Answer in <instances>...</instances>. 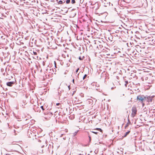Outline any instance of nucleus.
I'll use <instances>...</instances> for the list:
<instances>
[{
  "instance_id": "f257e3e1",
  "label": "nucleus",
  "mask_w": 155,
  "mask_h": 155,
  "mask_svg": "<svg viewBox=\"0 0 155 155\" xmlns=\"http://www.w3.org/2000/svg\"><path fill=\"white\" fill-rule=\"evenodd\" d=\"M137 100L138 101L141 103L143 106L144 105V102L146 101V97L143 95H139L137 97Z\"/></svg>"
},
{
  "instance_id": "f03ea898",
  "label": "nucleus",
  "mask_w": 155,
  "mask_h": 155,
  "mask_svg": "<svg viewBox=\"0 0 155 155\" xmlns=\"http://www.w3.org/2000/svg\"><path fill=\"white\" fill-rule=\"evenodd\" d=\"M137 109L135 107H133L132 109V113L131 115L133 117H134L137 114Z\"/></svg>"
},
{
  "instance_id": "7ed1b4c3",
  "label": "nucleus",
  "mask_w": 155,
  "mask_h": 155,
  "mask_svg": "<svg viewBox=\"0 0 155 155\" xmlns=\"http://www.w3.org/2000/svg\"><path fill=\"white\" fill-rule=\"evenodd\" d=\"M153 98V96H148L147 97H146V101H147L149 103H151L152 101Z\"/></svg>"
},
{
  "instance_id": "20e7f679",
  "label": "nucleus",
  "mask_w": 155,
  "mask_h": 155,
  "mask_svg": "<svg viewBox=\"0 0 155 155\" xmlns=\"http://www.w3.org/2000/svg\"><path fill=\"white\" fill-rule=\"evenodd\" d=\"M94 6L93 7L96 10H97L99 8L100 5L98 2H96L94 4Z\"/></svg>"
},
{
  "instance_id": "39448f33",
  "label": "nucleus",
  "mask_w": 155,
  "mask_h": 155,
  "mask_svg": "<svg viewBox=\"0 0 155 155\" xmlns=\"http://www.w3.org/2000/svg\"><path fill=\"white\" fill-rule=\"evenodd\" d=\"M15 83V81H10L7 82L6 84L8 86L11 87L13 84H14Z\"/></svg>"
},
{
  "instance_id": "423d86ee",
  "label": "nucleus",
  "mask_w": 155,
  "mask_h": 155,
  "mask_svg": "<svg viewBox=\"0 0 155 155\" xmlns=\"http://www.w3.org/2000/svg\"><path fill=\"white\" fill-rule=\"evenodd\" d=\"M131 124L130 121L129 119L128 120V122L126 124L125 126V128L126 129L127 127H128L129 124Z\"/></svg>"
},
{
  "instance_id": "0eeeda50",
  "label": "nucleus",
  "mask_w": 155,
  "mask_h": 155,
  "mask_svg": "<svg viewBox=\"0 0 155 155\" xmlns=\"http://www.w3.org/2000/svg\"><path fill=\"white\" fill-rule=\"evenodd\" d=\"M130 130L128 131L127 132H126L125 135H124V137H126L127 135L129 134L130 133Z\"/></svg>"
},
{
  "instance_id": "6e6552de",
  "label": "nucleus",
  "mask_w": 155,
  "mask_h": 155,
  "mask_svg": "<svg viewBox=\"0 0 155 155\" xmlns=\"http://www.w3.org/2000/svg\"><path fill=\"white\" fill-rule=\"evenodd\" d=\"M65 1H64V2H63L62 1L60 0L58 2V3L60 4H61L63 3H65Z\"/></svg>"
},
{
  "instance_id": "1a4fd4ad",
  "label": "nucleus",
  "mask_w": 155,
  "mask_h": 155,
  "mask_svg": "<svg viewBox=\"0 0 155 155\" xmlns=\"http://www.w3.org/2000/svg\"><path fill=\"white\" fill-rule=\"evenodd\" d=\"M88 136L89 139V141L90 142L91 141V134H90L89 133L88 134Z\"/></svg>"
},
{
  "instance_id": "9d476101",
  "label": "nucleus",
  "mask_w": 155,
  "mask_h": 155,
  "mask_svg": "<svg viewBox=\"0 0 155 155\" xmlns=\"http://www.w3.org/2000/svg\"><path fill=\"white\" fill-rule=\"evenodd\" d=\"M95 129L96 130H98L100 131V132H102V130L100 128H96Z\"/></svg>"
},
{
  "instance_id": "9b49d317",
  "label": "nucleus",
  "mask_w": 155,
  "mask_h": 155,
  "mask_svg": "<svg viewBox=\"0 0 155 155\" xmlns=\"http://www.w3.org/2000/svg\"><path fill=\"white\" fill-rule=\"evenodd\" d=\"M87 74H85L83 77V80H84L87 77Z\"/></svg>"
},
{
  "instance_id": "f8f14e48",
  "label": "nucleus",
  "mask_w": 155,
  "mask_h": 155,
  "mask_svg": "<svg viewBox=\"0 0 155 155\" xmlns=\"http://www.w3.org/2000/svg\"><path fill=\"white\" fill-rule=\"evenodd\" d=\"M70 2V0H66V3L67 4H69Z\"/></svg>"
},
{
  "instance_id": "ddd939ff",
  "label": "nucleus",
  "mask_w": 155,
  "mask_h": 155,
  "mask_svg": "<svg viewBox=\"0 0 155 155\" xmlns=\"http://www.w3.org/2000/svg\"><path fill=\"white\" fill-rule=\"evenodd\" d=\"M71 3L74 4L75 3V0H71Z\"/></svg>"
},
{
  "instance_id": "4468645a",
  "label": "nucleus",
  "mask_w": 155,
  "mask_h": 155,
  "mask_svg": "<svg viewBox=\"0 0 155 155\" xmlns=\"http://www.w3.org/2000/svg\"><path fill=\"white\" fill-rule=\"evenodd\" d=\"M125 85L126 87L127 86V84H128V81H125Z\"/></svg>"
},
{
  "instance_id": "2eb2a0df",
  "label": "nucleus",
  "mask_w": 155,
  "mask_h": 155,
  "mask_svg": "<svg viewBox=\"0 0 155 155\" xmlns=\"http://www.w3.org/2000/svg\"><path fill=\"white\" fill-rule=\"evenodd\" d=\"M91 133H94L96 134H97L98 133V132H94V131H91Z\"/></svg>"
},
{
  "instance_id": "dca6fc26",
  "label": "nucleus",
  "mask_w": 155,
  "mask_h": 155,
  "mask_svg": "<svg viewBox=\"0 0 155 155\" xmlns=\"http://www.w3.org/2000/svg\"><path fill=\"white\" fill-rule=\"evenodd\" d=\"M48 114L50 115V116H51L53 114L52 113H51L50 111L49 113H48Z\"/></svg>"
},
{
  "instance_id": "f3484780",
  "label": "nucleus",
  "mask_w": 155,
  "mask_h": 155,
  "mask_svg": "<svg viewBox=\"0 0 155 155\" xmlns=\"http://www.w3.org/2000/svg\"><path fill=\"white\" fill-rule=\"evenodd\" d=\"M41 108L43 110V111L44 110V107L43 106H42L41 107Z\"/></svg>"
},
{
  "instance_id": "a211bd4d",
  "label": "nucleus",
  "mask_w": 155,
  "mask_h": 155,
  "mask_svg": "<svg viewBox=\"0 0 155 155\" xmlns=\"http://www.w3.org/2000/svg\"><path fill=\"white\" fill-rule=\"evenodd\" d=\"M79 68H78L77 69V70H76V73H77L78 72V70H79Z\"/></svg>"
},
{
  "instance_id": "6ab92c4d",
  "label": "nucleus",
  "mask_w": 155,
  "mask_h": 155,
  "mask_svg": "<svg viewBox=\"0 0 155 155\" xmlns=\"http://www.w3.org/2000/svg\"><path fill=\"white\" fill-rule=\"evenodd\" d=\"M68 71H66L64 72V74H67V73H68Z\"/></svg>"
},
{
  "instance_id": "aec40b11",
  "label": "nucleus",
  "mask_w": 155,
  "mask_h": 155,
  "mask_svg": "<svg viewBox=\"0 0 155 155\" xmlns=\"http://www.w3.org/2000/svg\"><path fill=\"white\" fill-rule=\"evenodd\" d=\"M77 132H75L74 134V136H75L77 134Z\"/></svg>"
},
{
  "instance_id": "412c9836",
  "label": "nucleus",
  "mask_w": 155,
  "mask_h": 155,
  "mask_svg": "<svg viewBox=\"0 0 155 155\" xmlns=\"http://www.w3.org/2000/svg\"><path fill=\"white\" fill-rule=\"evenodd\" d=\"M79 59L80 60H82V59L81 58V57H80L79 58Z\"/></svg>"
},
{
  "instance_id": "4be33fe9",
  "label": "nucleus",
  "mask_w": 155,
  "mask_h": 155,
  "mask_svg": "<svg viewBox=\"0 0 155 155\" xmlns=\"http://www.w3.org/2000/svg\"><path fill=\"white\" fill-rule=\"evenodd\" d=\"M39 152L40 153H43V150H41V151H39Z\"/></svg>"
},
{
  "instance_id": "5701e85b",
  "label": "nucleus",
  "mask_w": 155,
  "mask_h": 155,
  "mask_svg": "<svg viewBox=\"0 0 155 155\" xmlns=\"http://www.w3.org/2000/svg\"><path fill=\"white\" fill-rule=\"evenodd\" d=\"M34 54L35 55H36V54H37V52H34Z\"/></svg>"
},
{
  "instance_id": "b1692460",
  "label": "nucleus",
  "mask_w": 155,
  "mask_h": 155,
  "mask_svg": "<svg viewBox=\"0 0 155 155\" xmlns=\"http://www.w3.org/2000/svg\"><path fill=\"white\" fill-rule=\"evenodd\" d=\"M54 65H56V62L55 61H54Z\"/></svg>"
},
{
  "instance_id": "393cba45",
  "label": "nucleus",
  "mask_w": 155,
  "mask_h": 155,
  "mask_svg": "<svg viewBox=\"0 0 155 155\" xmlns=\"http://www.w3.org/2000/svg\"><path fill=\"white\" fill-rule=\"evenodd\" d=\"M72 81H73V82L74 83V79L73 80H72Z\"/></svg>"
},
{
  "instance_id": "a878e982",
  "label": "nucleus",
  "mask_w": 155,
  "mask_h": 155,
  "mask_svg": "<svg viewBox=\"0 0 155 155\" xmlns=\"http://www.w3.org/2000/svg\"><path fill=\"white\" fill-rule=\"evenodd\" d=\"M68 88L69 89H70V86H68Z\"/></svg>"
},
{
  "instance_id": "bb28decb",
  "label": "nucleus",
  "mask_w": 155,
  "mask_h": 155,
  "mask_svg": "<svg viewBox=\"0 0 155 155\" xmlns=\"http://www.w3.org/2000/svg\"><path fill=\"white\" fill-rule=\"evenodd\" d=\"M91 5H94V4H93V3H91Z\"/></svg>"
},
{
  "instance_id": "cd10ccee",
  "label": "nucleus",
  "mask_w": 155,
  "mask_h": 155,
  "mask_svg": "<svg viewBox=\"0 0 155 155\" xmlns=\"http://www.w3.org/2000/svg\"><path fill=\"white\" fill-rule=\"evenodd\" d=\"M59 104H60L59 103H57V104H56V105H58Z\"/></svg>"
},
{
  "instance_id": "c85d7f7f",
  "label": "nucleus",
  "mask_w": 155,
  "mask_h": 155,
  "mask_svg": "<svg viewBox=\"0 0 155 155\" xmlns=\"http://www.w3.org/2000/svg\"><path fill=\"white\" fill-rule=\"evenodd\" d=\"M55 68H57V66H56V65H55Z\"/></svg>"
},
{
  "instance_id": "c756f323",
  "label": "nucleus",
  "mask_w": 155,
  "mask_h": 155,
  "mask_svg": "<svg viewBox=\"0 0 155 155\" xmlns=\"http://www.w3.org/2000/svg\"><path fill=\"white\" fill-rule=\"evenodd\" d=\"M45 64V63L44 62H43V65H44Z\"/></svg>"
},
{
  "instance_id": "7c9ffc66",
  "label": "nucleus",
  "mask_w": 155,
  "mask_h": 155,
  "mask_svg": "<svg viewBox=\"0 0 155 155\" xmlns=\"http://www.w3.org/2000/svg\"><path fill=\"white\" fill-rule=\"evenodd\" d=\"M44 145L42 146L41 147V148H42V147H44Z\"/></svg>"
},
{
  "instance_id": "2f4dec72",
  "label": "nucleus",
  "mask_w": 155,
  "mask_h": 155,
  "mask_svg": "<svg viewBox=\"0 0 155 155\" xmlns=\"http://www.w3.org/2000/svg\"><path fill=\"white\" fill-rule=\"evenodd\" d=\"M39 142H41V140H39Z\"/></svg>"
},
{
  "instance_id": "473e14b6",
  "label": "nucleus",
  "mask_w": 155,
  "mask_h": 155,
  "mask_svg": "<svg viewBox=\"0 0 155 155\" xmlns=\"http://www.w3.org/2000/svg\"><path fill=\"white\" fill-rule=\"evenodd\" d=\"M123 95L124 96V94H123Z\"/></svg>"
},
{
  "instance_id": "72a5a7b5",
  "label": "nucleus",
  "mask_w": 155,
  "mask_h": 155,
  "mask_svg": "<svg viewBox=\"0 0 155 155\" xmlns=\"http://www.w3.org/2000/svg\"><path fill=\"white\" fill-rule=\"evenodd\" d=\"M111 89H113V87H112V88H111Z\"/></svg>"
},
{
  "instance_id": "f704fd0d",
  "label": "nucleus",
  "mask_w": 155,
  "mask_h": 155,
  "mask_svg": "<svg viewBox=\"0 0 155 155\" xmlns=\"http://www.w3.org/2000/svg\"><path fill=\"white\" fill-rule=\"evenodd\" d=\"M56 0L57 1H58V0Z\"/></svg>"
}]
</instances>
